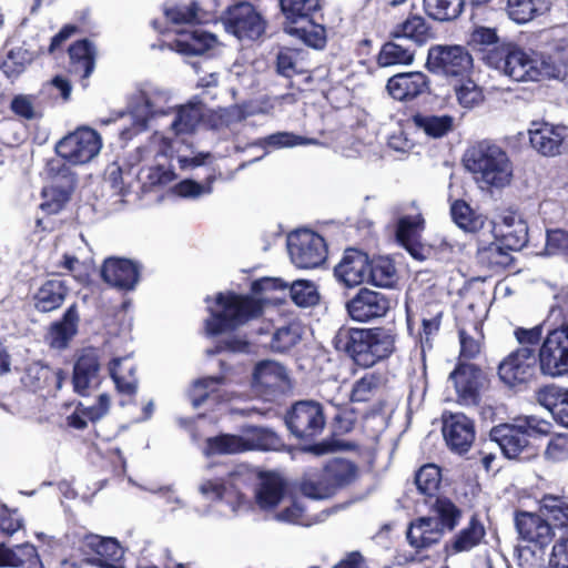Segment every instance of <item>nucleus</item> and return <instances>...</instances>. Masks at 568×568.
<instances>
[{"mask_svg":"<svg viewBox=\"0 0 568 568\" xmlns=\"http://www.w3.org/2000/svg\"><path fill=\"white\" fill-rule=\"evenodd\" d=\"M290 295L294 303L302 307L315 305L318 294L313 283L308 281H295L290 286Z\"/></svg>","mask_w":568,"mask_h":568,"instance_id":"052dcab7","label":"nucleus"},{"mask_svg":"<svg viewBox=\"0 0 568 568\" xmlns=\"http://www.w3.org/2000/svg\"><path fill=\"white\" fill-rule=\"evenodd\" d=\"M317 140L304 138L291 132H276L262 139L261 146H272L274 149L294 148L297 145L317 144Z\"/></svg>","mask_w":568,"mask_h":568,"instance_id":"5fc2aeb1","label":"nucleus"},{"mask_svg":"<svg viewBox=\"0 0 568 568\" xmlns=\"http://www.w3.org/2000/svg\"><path fill=\"white\" fill-rule=\"evenodd\" d=\"M390 34L395 40H409L418 45L426 43L432 37L428 24L420 16H412L396 24Z\"/></svg>","mask_w":568,"mask_h":568,"instance_id":"c9c22d12","label":"nucleus"},{"mask_svg":"<svg viewBox=\"0 0 568 568\" xmlns=\"http://www.w3.org/2000/svg\"><path fill=\"white\" fill-rule=\"evenodd\" d=\"M427 14L436 20L456 19L463 11L462 0H423Z\"/></svg>","mask_w":568,"mask_h":568,"instance_id":"8fccbe9b","label":"nucleus"},{"mask_svg":"<svg viewBox=\"0 0 568 568\" xmlns=\"http://www.w3.org/2000/svg\"><path fill=\"white\" fill-rule=\"evenodd\" d=\"M285 501L273 511L272 517L276 521L308 526L311 519L307 516L304 497L295 496L291 491L286 495Z\"/></svg>","mask_w":568,"mask_h":568,"instance_id":"f704fd0d","label":"nucleus"},{"mask_svg":"<svg viewBox=\"0 0 568 568\" xmlns=\"http://www.w3.org/2000/svg\"><path fill=\"white\" fill-rule=\"evenodd\" d=\"M244 452L246 450H277L282 446L280 437L272 430L260 427H250L242 435Z\"/></svg>","mask_w":568,"mask_h":568,"instance_id":"79ce46f5","label":"nucleus"},{"mask_svg":"<svg viewBox=\"0 0 568 568\" xmlns=\"http://www.w3.org/2000/svg\"><path fill=\"white\" fill-rule=\"evenodd\" d=\"M550 0H507L505 11L510 20L524 24L550 9Z\"/></svg>","mask_w":568,"mask_h":568,"instance_id":"72a5a7b5","label":"nucleus"},{"mask_svg":"<svg viewBox=\"0 0 568 568\" xmlns=\"http://www.w3.org/2000/svg\"><path fill=\"white\" fill-rule=\"evenodd\" d=\"M357 466L347 459H333L324 468L320 481L306 480L301 485L304 497L312 499H326L332 497L338 488L353 483L357 477Z\"/></svg>","mask_w":568,"mask_h":568,"instance_id":"6e6552de","label":"nucleus"},{"mask_svg":"<svg viewBox=\"0 0 568 568\" xmlns=\"http://www.w3.org/2000/svg\"><path fill=\"white\" fill-rule=\"evenodd\" d=\"M497 233L501 236L500 242H503V245L510 251L521 248L527 242L526 224H519L517 227L510 230H497Z\"/></svg>","mask_w":568,"mask_h":568,"instance_id":"774afa93","label":"nucleus"},{"mask_svg":"<svg viewBox=\"0 0 568 568\" xmlns=\"http://www.w3.org/2000/svg\"><path fill=\"white\" fill-rule=\"evenodd\" d=\"M225 385L223 376L204 377L195 381L190 390V397L194 407H199L205 399L213 397L214 400H229L231 397L224 392L221 393Z\"/></svg>","mask_w":568,"mask_h":568,"instance_id":"e433bc0d","label":"nucleus"},{"mask_svg":"<svg viewBox=\"0 0 568 568\" xmlns=\"http://www.w3.org/2000/svg\"><path fill=\"white\" fill-rule=\"evenodd\" d=\"M333 344L337 351L345 352L359 366L372 367L392 355L395 349V336L387 329L341 327Z\"/></svg>","mask_w":568,"mask_h":568,"instance_id":"f03ea898","label":"nucleus"},{"mask_svg":"<svg viewBox=\"0 0 568 568\" xmlns=\"http://www.w3.org/2000/svg\"><path fill=\"white\" fill-rule=\"evenodd\" d=\"M67 287L62 281L45 282L34 295V305L40 312H51L59 308L67 296Z\"/></svg>","mask_w":568,"mask_h":568,"instance_id":"4c0bfd02","label":"nucleus"},{"mask_svg":"<svg viewBox=\"0 0 568 568\" xmlns=\"http://www.w3.org/2000/svg\"><path fill=\"white\" fill-rule=\"evenodd\" d=\"M550 423L535 416L517 418L514 423L500 424L491 428L490 438L507 458H516L528 446L532 434L546 435Z\"/></svg>","mask_w":568,"mask_h":568,"instance_id":"423d86ee","label":"nucleus"},{"mask_svg":"<svg viewBox=\"0 0 568 568\" xmlns=\"http://www.w3.org/2000/svg\"><path fill=\"white\" fill-rule=\"evenodd\" d=\"M99 384V362L94 352H85L75 363L73 374L74 390L87 395L88 390Z\"/></svg>","mask_w":568,"mask_h":568,"instance_id":"cd10ccee","label":"nucleus"},{"mask_svg":"<svg viewBox=\"0 0 568 568\" xmlns=\"http://www.w3.org/2000/svg\"><path fill=\"white\" fill-rule=\"evenodd\" d=\"M102 146L99 132L90 126H79L55 143L54 152L65 165H84L100 154Z\"/></svg>","mask_w":568,"mask_h":568,"instance_id":"0eeeda50","label":"nucleus"},{"mask_svg":"<svg viewBox=\"0 0 568 568\" xmlns=\"http://www.w3.org/2000/svg\"><path fill=\"white\" fill-rule=\"evenodd\" d=\"M545 254L548 256H560L568 262V232L559 229L548 231Z\"/></svg>","mask_w":568,"mask_h":568,"instance_id":"0e129e2a","label":"nucleus"},{"mask_svg":"<svg viewBox=\"0 0 568 568\" xmlns=\"http://www.w3.org/2000/svg\"><path fill=\"white\" fill-rule=\"evenodd\" d=\"M540 372L550 377L568 373V325L550 331L538 353Z\"/></svg>","mask_w":568,"mask_h":568,"instance_id":"9b49d317","label":"nucleus"},{"mask_svg":"<svg viewBox=\"0 0 568 568\" xmlns=\"http://www.w3.org/2000/svg\"><path fill=\"white\" fill-rule=\"evenodd\" d=\"M433 510L442 530H453L462 516L460 510L448 499H437Z\"/></svg>","mask_w":568,"mask_h":568,"instance_id":"13d9d810","label":"nucleus"},{"mask_svg":"<svg viewBox=\"0 0 568 568\" xmlns=\"http://www.w3.org/2000/svg\"><path fill=\"white\" fill-rule=\"evenodd\" d=\"M79 315L75 305L70 306L61 321L53 323L47 335L45 341L50 347L62 349L67 347L71 338L75 335L78 328Z\"/></svg>","mask_w":568,"mask_h":568,"instance_id":"c756f323","label":"nucleus"},{"mask_svg":"<svg viewBox=\"0 0 568 568\" xmlns=\"http://www.w3.org/2000/svg\"><path fill=\"white\" fill-rule=\"evenodd\" d=\"M168 99L165 92L158 90L140 92L135 95L129 105L134 125L142 130L153 116L165 113Z\"/></svg>","mask_w":568,"mask_h":568,"instance_id":"5701e85b","label":"nucleus"},{"mask_svg":"<svg viewBox=\"0 0 568 568\" xmlns=\"http://www.w3.org/2000/svg\"><path fill=\"white\" fill-rule=\"evenodd\" d=\"M471 57L459 45H437L428 51L427 65L446 75H460L471 67Z\"/></svg>","mask_w":568,"mask_h":568,"instance_id":"dca6fc26","label":"nucleus"},{"mask_svg":"<svg viewBox=\"0 0 568 568\" xmlns=\"http://www.w3.org/2000/svg\"><path fill=\"white\" fill-rule=\"evenodd\" d=\"M303 333L301 323L291 322L273 333L270 346L277 353L288 352L302 341Z\"/></svg>","mask_w":568,"mask_h":568,"instance_id":"49530a36","label":"nucleus"},{"mask_svg":"<svg viewBox=\"0 0 568 568\" xmlns=\"http://www.w3.org/2000/svg\"><path fill=\"white\" fill-rule=\"evenodd\" d=\"M464 163L481 189H504L513 180V163L497 144L479 142L466 153Z\"/></svg>","mask_w":568,"mask_h":568,"instance_id":"39448f33","label":"nucleus"},{"mask_svg":"<svg viewBox=\"0 0 568 568\" xmlns=\"http://www.w3.org/2000/svg\"><path fill=\"white\" fill-rule=\"evenodd\" d=\"M70 72L87 80L94 70L95 49L87 40L78 41L69 49Z\"/></svg>","mask_w":568,"mask_h":568,"instance_id":"473e14b6","label":"nucleus"},{"mask_svg":"<svg viewBox=\"0 0 568 568\" xmlns=\"http://www.w3.org/2000/svg\"><path fill=\"white\" fill-rule=\"evenodd\" d=\"M45 170L49 176L60 180L61 184H52L43 189L40 209L47 214H55L69 201L75 178L70 168L59 160L48 161Z\"/></svg>","mask_w":568,"mask_h":568,"instance_id":"ddd939ff","label":"nucleus"},{"mask_svg":"<svg viewBox=\"0 0 568 568\" xmlns=\"http://www.w3.org/2000/svg\"><path fill=\"white\" fill-rule=\"evenodd\" d=\"M32 60L33 54L29 50L18 47L8 52L1 68L8 78H17Z\"/></svg>","mask_w":568,"mask_h":568,"instance_id":"864d4df0","label":"nucleus"},{"mask_svg":"<svg viewBox=\"0 0 568 568\" xmlns=\"http://www.w3.org/2000/svg\"><path fill=\"white\" fill-rule=\"evenodd\" d=\"M485 537V528L476 518L471 517L468 525L456 534L444 547L446 556L469 551L480 544Z\"/></svg>","mask_w":568,"mask_h":568,"instance_id":"c85d7f7f","label":"nucleus"},{"mask_svg":"<svg viewBox=\"0 0 568 568\" xmlns=\"http://www.w3.org/2000/svg\"><path fill=\"white\" fill-rule=\"evenodd\" d=\"M414 126L429 138H442L453 129L454 119L450 115L416 114L412 118Z\"/></svg>","mask_w":568,"mask_h":568,"instance_id":"c03bdc74","label":"nucleus"},{"mask_svg":"<svg viewBox=\"0 0 568 568\" xmlns=\"http://www.w3.org/2000/svg\"><path fill=\"white\" fill-rule=\"evenodd\" d=\"M528 133L531 148L542 156H557L567 149L568 126L534 123Z\"/></svg>","mask_w":568,"mask_h":568,"instance_id":"f3484780","label":"nucleus"},{"mask_svg":"<svg viewBox=\"0 0 568 568\" xmlns=\"http://www.w3.org/2000/svg\"><path fill=\"white\" fill-rule=\"evenodd\" d=\"M253 387L262 397L271 400L290 387L287 373L281 364L263 361L254 369Z\"/></svg>","mask_w":568,"mask_h":568,"instance_id":"6ab92c4d","label":"nucleus"},{"mask_svg":"<svg viewBox=\"0 0 568 568\" xmlns=\"http://www.w3.org/2000/svg\"><path fill=\"white\" fill-rule=\"evenodd\" d=\"M415 483L420 493L433 495L440 484V469L434 464H427L419 468Z\"/></svg>","mask_w":568,"mask_h":568,"instance_id":"bf43d9fd","label":"nucleus"},{"mask_svg":"<svg viewBox=\"0 0 568 568\" xmlns=\"http://www.w3.org/2000/svg\"><path fill=\"white\" fill-rule=\"evenodd\" d=\"M286 425L297 438H313L325 427L323 408L313 400L298 402L288 413Z\"/></svg>","mask_w":568,"mask_h":568,"instance_id":"4468645a","label":"nucleus"},{"mask_svg":"<svg viewBox=\"0 0 568 568\" xmlns=\"http://www.w3.org/2000/svg\"><path fill=\"white\" fill-rule=\"evenodd\" d=\"M488 65L517 82L554 78L558 69L549 59L528 53L518 47H501L486 55Z\"/></svg>","mask_w":568,"mask_h":568,"instance_id":"20e7f679","label":"nucleus"},{"mask_svg":"<svg viewBox=\"0 0 568 568\" xmlns=\"http://www.w3.org/2000/svg\"><path fill=\"white\" fill-rule=\"evenodd\" d=\"M450 214L458 227L471 233L481 230L486 221L483 214L474 211L470 205L463 200H456L452 203Z\"/></svg>","mask_w":568,"mask_h":568,"instance_id":"a19ab883","label":"nucleus"},{"mask_svg":"<svg viewBox=\"0 0 568 568\" xmlns=\"http://www.w3.org/2000/svg\"><path fill=\"white\" fill-rule=\"evenodd\" d=\"M449 381L456 393V402L466 407L479 404L488 382L486 374L478 366L464 363H459L449 374Z\"/></svg>","mask_w":568,"mask_h":568,"instance_id":"f8f14e48","label":"nucleus"},{"mask_svg":"<svg viewBox=\"0 0 568 568\" xmlns=\"http://www.w3.org/2000/svg\"><path fill=\"white\" fill-rule=\"evenodd\" d=\"M203 115L202 106L196 103H190L180 106L175 111L174 119L170 126L175 134H187L194 131Z\"/></svg>","mask_w":568,"mask_h":568,"instance_id":"a18cd8bd","label":"nucleus"},{"mask_svg":"<svg viewBox=\"0 0 568 568\" xmlns=\"http://www.w3.org/2000/svg\"><path fill=\"white\" fill-rule=\"evenodd\" d=\"M0 567L40 568L41 564L37 549L31 544H23L14 548L0 545Z\"/></svg>","mask_w":568,"mask_h":568,"instance_id":"2f4dec72","label":"nucleus"},{"mask_svg":"<svg viewBox=\"0 0 568 568\" xmlns=\"http://www.w3.org/2000/svg\"><path fill=\"white\" fill-rule=\"evenodd\" d=\"M210 317L205 321L209 335H219L236 329L262 313L260 300L239 295L233 292H221L214 298L205 300Z\"/></svg>","mask_w":568,"mask_h":568,"instance_id":"7ed1b4c3","label":"nucleus"},{"mask_svg":"<svg viewBox=\"0 0 568 568\" xmlns=\"http://www.w3.org/2000/svg\"><path fill=\"white\" fill-rule=\"evenodd\" d=\"M508 251L503 242H493L488 246L478 250V257L489 266H506L509 263Z\"/></svg>","mask_w":568,"mask_h":568,"instance_id":"69168bd1","label":"nucleus"},{"mask_svg":"<svg viewBox=\"0 0 568 568\" xmlns=\"http://www.w3.org/2000/svg\"><path fill=\"white\" fill-rule=\"evenodd\" d=\"M516 528L521 539L539 547L547 546L555 536L551 524L538 514L519 513Z\"/></svg>","mask_w":568,"mask_h":568,"instance_id":"393cba45","label":"nucleus"},{"mask_svg":"<svg viewBox=\"0 0 568 568\" xmlns=\"http://www.w3.org/2000/svg\"><path fill=\"white\" fill-rule=\"evenodd\" d=\"M424 224L425 221L419 212L403 215L397 223V240L410 251V245L424 230Z\"/></svg>","mask_w":568,"mask_h":568,"instance_id":"de8ad7c7","label":"nucleus"},{"mask_svg":"<svg viewBox=\"0 0 568 568\" xmlns=\"http://www.w3.org/2000/svg\"><path fill=\"white\" fill-rule=\"evenodd\" d=\"M428 78L423 72L398 73L389 78L387 90L398 101H412L427 92Z\"/></svg>","mask_w":568,"mask_h":568,"instance_id":"a878e982","label":"nucleus"},{"mask_svg":"<svg viewBox=\"0 0 568 568\" xmlns=\"http://www.w3.org/2000/svg\"><path fill=\"white\" fill-rule=\"evenodd\" d=\"M164 13L172 24L171 31L176 34L168 44L170 49L182 55H201L215 44L214 34L193 28L210 20L207 12L196 1L168 7Z\"/></svg>","mask_w":568,"mask_h":568,"instance_id":"f257e3e1","label":"nucleus"},{"mask_svg":"<svg viewBox=\"0 0 568 568\" xmlns=\"http://www.w3.org/2000/svg\"><path fill=\"white\" fill-rule=\"evenodd\" d=\"M10 109L17 116L29 121L42 115L37 97L30 94L16 95L11 100Z\"/></svg>","mask_w":568,"mask_h":568,"instance_id":"4d7b16f0","label":"nucleus"},{"mask_svg":"<svg viewBox=\"0 0 568 568\" xmlns=\"http://www.w3.org/2000/svg\"><path fill=\"white\" fill-rule=\"evenodd\" d=\"M104 282L119 290L131 291L140 277L138 264L126 258L109 257L101 270Z\"/></svg>","mask_w":568,"mask_h":568,"instance_id":"b1692460","label":"nucleus"},{"mask_svg":"<svg viewBox=\"0 0 568 568\" xmlns=\"http://www.w3.org/2000/svg\"><path fill=\"white\" fill-rule=\"evenodd\" d=\"M389 301L382 293L362 288L346 303L349 317L358 323H366L386 315Z\"/></svg>","mask_w":568,"mask_h":568,"instance_id":"aec40b11","label":"nucleus"},{"mask_svg":"<svg viewBox=\"0 0 568 568\" xmlns=\"http://www.w3.org/2000/svg\"><path fill=\"white\" fill-rule=\"evenodd\" d=\"M223 24L239 40H257L266 31L267 21L254 6L240 2L229 8Z\"/></svg>","mask_w":568,"mask_h":568,"instance_id":"9d476101","label":"nucleus"},{"mask_svg":"<svg viewBox=\"0 0 568 568\" xmlns=\"http://www.w3.org/2000/svg\"><path fill=\"white\" fill-rule=\"evenodd\" d=\"M414 60V52L408 47L397 42L385 43L378 54V63L382 67L395 64H410Z\"/></svg>","mask_w":568,"mask_h":568,"instance_id":"603ef678","label":"nucleus"},{"mask_svg":"<svg viewBox=\"0 0 568 568\" xmlns=\"http://www.w3.org/2000/svg\"><path fill=\"white\" fill-rule=\"evenodd\" d=\"M443 530L433 517H419L412 521L407 530V540L416 549L429 548L439 542Z\"/></svg>","mask_w":568,"mask_h":568,"instance_id":"bb28decb","label":"nucleus"},{"mask_svg":"<svg viewBox=\"0 0 568 568\" xmlns=\"http://www.w3.org/2000/svg\"><path fill=\"white\" fill-rule=\"evenodd\" d=\"M567 390L568 389H561L556 385H548L539 389L537 393V400L556 418V412L558 410L562 398L567 394Z\"/></svg>","mask_w":568,"mask_h":568,"instance_id":"338daca9","label":"nucleus"},{"mask_svg":"<svg viewBox=\"0 0 568 568\" xmlns=\"http://www.w3.org/2000/svg\"><path fill=\"white\" fill-rule=\"evenodd\" d=\"M244 452V444L241 436L220 435L206 439V446L203 453L206 456L215 454H236Z\"/></svg>","mask_w":568,"mask_h":568,"instance_id":"3c124183","label":"nucleus"},{"mask_svg":"<svg viewBox=\"0 0 568 568\" xmlns=\"http://www.w3.org/2000/svg\"><path fill=\"white\" fill-rule=\"evenodd\" d=\"M378 384L379 379L375 374H365L354 383L351 392V400L357 403L371 400L378 388Z\"/></svg>","mask_w":568,"mask_h":568,"instance_id":"e2e57ef3","label":"nucleus"},{"mask_svg":"<svg viewBox=\"0 0 568 568\" xmlns=\"http://www.w3.org/2000/svg\"><path fill=\"white\" fill-rule=\"evenodd\" d=\"M284 30L287 34L296 37L314 49H322L326 43L325 28L314 23L308 18H304V20L297 19L296 23L287 21Z\"/></svg>","mask_w":568,"mask_h":568,"instance_id":"7c9ffc66","label":"nucleus"},{"mask_svg":"<svg viewBox=\"0 0 568 568\" xmlns=\"http://www.w3.org/2000/svg\"><path fill=\"white\" fill-rule=\"evenodd\" d=\"M134 364L129 357L114 358L110 365V374L116 388L125 394H133L136 389Z\"/></svg>","mask_w":568,"mask_h":568,"instance_id":"37998d69","label":"nucleus"},{"mask_svg":"<svg viewBox=\"0 0 568 568\" xmlns=\"http://www.w3.org/2000/svg\"><path fill=\"white\" fill-rule=\"evenodd\" d=\"M536 361L532 347H518L500 362L498 376L508 386L523 384L534 375Z\"/></svg>","mask_w":568,"mask_h":568,"instance_id":"2eb2a0df","label":"nucleus"},{"mask_svg":"<svg viewBox=\"0 0 568 568\" xmlns=\"http://www.w3.org/2000/svg\"><path fill=\"white\" fill-rule=\"evenodd\" d=\"M455 93L459 104L466 109L478 105L484 99L481 89L470 79L457 84Z\"/></svg>","mask_w":568,"mask_h":568,"instance_id":"680f3d73","label":"nucleus"},{"mask_svg":"<svg viewBox=\"0 0 568 568\" xmlns=\"http://www.w3.org/2000/svg\"><path fill=\"white\" fill-rule=\"evenodd\" d=\"M540 510L551 520L552 530L558 529L560 536L568 535V503L562 498L546 495L540 500Z\"/></svg>","mask_w":568,"mask_h":568,"instance_id":"58836bf2","label":"nucleus"},{"mask_svg":"<svg viewBox=\"0 0 568 568\" xmlns=\"http://www.w3.org/2000/svg\"><path fill=\"white\" fill-rule=\"evenodd\" d=\"M280 4L287 21L296 23L317 9L318 0H280Z\"/></svg>","mask_w":568,"mask_h":568,"instance_id":"6e6d98bb","label":"nucleus"},{"mask_svg":"<svg viewBox=\"0 0 568 568\" xmlns=\"http://www.w3.org/2000/svg\"><path fill=\"white\" fill-rule=\"evenodd\" d=\"M443 435L452 450L465 453L475 438L474 424L462 413L444 414Z\"/></svg>","mask_w":568,"mask_h":568,"instance_id":"412c9836","label":"nucleus"},{"mask_svg":"<svg viewBox=\"0 0 568 568\" xmlns=\"http://www.w3.org/2000/svg\"><path fill=\"white\" fill-rule=\"evenodd\" d=\"M51 381L55 383L57 388H61L63 381L62 371L51 369L39 362L30 364L23 376L24 385L33 390L44 388Z\"/></svg>","mask_w":568,"mask_h":568,"instance_id":"ea45409f","label":"nucleus"},{"mask_svg":"<svg viewBox=\"0 0 568 568\" xmlns=\"http://www.w3.org/2000/svg\"><path fill=\"white\" fill-rule=\"evenodd\" d=\"M290 493L286 481L274 471H262L254 487V500L264 513L273 514Z\"/></svg>","mask_w":568,"mask_h":568,"instance_id":"a211bd4d","label":"nucleus"},{"mask_svg":"<svg viewBox=\"0 0 568 568\" xmlns=\"http://www.w3.org/2000/svg\"><path fill=\"white\" fill-rule=\"evenodd\" d=\"M292 263L298 268H315L324 263L327 247L324 239L310 230H300L287 236Z\"/></svg>","mask_w":568,"mask_h":568,"instance_id":"1a4fd4ad","label":"nucleus"},{"mask_svg":"<svg viewBox=\"0 0 568 568\" xmlns=\"http://www.w3.org/2000/svg\"><path fill=\"white\" fill-rule=\"evenodd\" d=\"M396 268L388 257H377L369 262L368 281L379 287H390L396 282Z\"/></svg>","mask_w":568,"mask_h":568,"instance_id":"09e8293b","label":"nucleus"},{"mask_svg":"<svg viewBox=\"0 0 568 568\" xmlns=\"http://www.w3.org/2000/svg\"><path fill=\"white\" fill-rule=\"evenodd\" d=\"M368 256L357 250H346L341 262L335 266L334 274L346 287H355L368 280Z\"/></svg>","mask_w":568,"mask_h":568,"instance_id":"4be33fe9","label":"nucleus"}]
</instances>
